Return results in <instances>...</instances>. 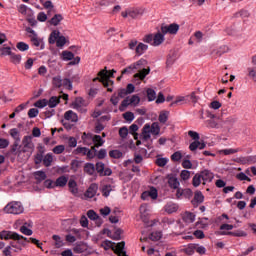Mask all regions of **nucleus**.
<instances>
[{
    "mask_svg": "<svg viewBox=\"0 0 256 256\" xmlns=\"http://www.w3.org/2000/svg\"><path fill=\"white\" fill-rule=\"evenodd\" d=\"M85 173H88V175H93L95 173V164L93 163H86L84 166Z\"/></svg>",
    "mask_w": 256,
    "mask_h": 256,
    "instance_id": "obj_46",
    "label": "nucleus"
},
{
    "mask_svg": "<svg viewBox=\"0 0 256 256\" xmlns=\"http://www.w3.org/2000/svg\"><path fill=\"white\" fill-rule=\"evenodd\" d=\"M161 133V126L159 122H153L152 125L147 123L142 128L141 139L143 141H149L151 135L157 136Z\"/></svg>",
    "mask_w": 256,
    "mask_h": 256,
    "instance_id": "obj_4",
    "label": "nucleus"
},
{
    "mask_svg": "<svg viewBox=\"0 0 256 256\" xmlns=\"http://www.w3.org/2000/svg\"><path fill=\"white\" fill-rule=\"evenodd\" d=\"M203 201H205V196L203 195V192L196 191L194 194V198L191 201L193 207H199V205H201V203H203Z\"/></svg>",
    "mask_w": 256,
    "mask_h": 256,
    "instance_id": "obj_13",
    "label": "nucleus"
},
{
    "mask_svg": "<svg viewBox=\"0 0 256 256\" xmlns=\"http://www.w3.org/2000/svg\"><path fill=\"white\" fill-rule=\"evenodd\" d=\"M34 107H37L38 109H43L47 107V99H41L34 103Z\"/></svg>",
    "mask_w": 256,
    "mask_h": 256,
    "instance_id": "obj_59",
    "label": "nucleus"
},
{
    "mask_svg": "<svg viewBox=\"0 0 256 256\" xmlns=\"http://www.w3.org/2000/svg\"><path fill=\"white\" fill-rule=\"evenodd\" d=\"M215 179V174L211 172L210 170H203L199 173H196L192 179V185L193 187H199L201 185V182L203 185H207V183H211Z\"/></svg>",
    "mask_w": 256,
    "mask_h": 256,
    "instance_id": "obj_3",
    "label": "nucleus"
},
{
    "mask_svg": "<svg viewBox=\"0 0 256 256\" xmlns=\"http://www.w3.org/2000/svg\"><path fill=\"white\" fill-rule=\"evenodd\" d=\"M167 163H169V159H167V158H157L156 159V165H158V167H165V165H167Z\"/></svg>",
    "mask_w": 256,
    "mask_h": 256,
    "instance_id": "obj_64",
    "label": "nucleus"
},
{
    "mask_svg": "<svg viewBox=\"0 0 256 256\" xmlns=\"http://www.w3.org/2000/svg\"><path fill=\"white\" fill-rule=\"evenodd\" d=\"M60 59L62 61H71L69 62V65H79L81 63V57H75V54L71 51H63L60 55Z\"/></svg>",
    "mask_w": 256,
    "mask_h": 256,
    "instance_id": "obj_10",
    "label": "nucleus"
},
{
    "mask_svg": "<svg viewBox=\"0 0 256 256\" xmlns=\"http://www.w3.org/2000/svg\"><path fill=\"white\" fill-rule=\"evenodd\" d=\"M101 247H103L105 251H109V249H112V251H114V253L118 256H127L124 241L115 245V243H113L112 241L105 240L102 242Z\"/></svg>",
    "mask_w": 256,
    "mask_h": 256,
    "instance_id": "obj_5",
    "label": "nucleus"
},
{
    "mask_svg": "<svg viewBox=\"0 0 256 256\" xmlns=\"http://www.w3.org/2000/svg\"><path fill=\"white\" fill-rule=\"evenodd\" d=\"M130 105H134V107H137L139 103H141V98L138 95H132L130 98Z\"/></svg>",
    "mask_w": 256,
    "mask_h": 256,
    "instance_id": "obj_57",
    "label": "nucleus"
},
{
    "mask_svg": "<svg viewBox=\"0 0 256 256\" xmlns=\"http://www.w3.org/2000/svg\"><path fill=\"white\" fill-rule=\"evenodd\" d=\"M85 105V100L81 97H78L75 99V101L72 103V107L73 109H76V111H85V109H83Z\"/></svg>",
    "mask_w": 256,
    "mask_h": 256,
    "instance_id": "obj_23",
    "label": "nucleus"
},
{
    "mask_svg": "<svg viewBox=\"0 0 256 256\" xmlns=\"http://www.w3.org/2000/svg\"><path fill=\"white\" fill-rule=\"evenodd\" d=\"M182 219L185 223H195V214L192 212H185Z\"/></svg>",
    "mask_w": 256,
    "mask_h": 256,
    "instance_id": "obj_39",
    "label": "nucleus"
},
{
    "mask_svg": "<svg viewBox=\"0 0 256 256\" xmlns=\"http://www.w3.org/2000/svg\"><path fill=\"white\" fill-rule=\"evenodd\" d=\"M60 35L61 32H59V30H54L51 32L48 41L50 45H55L56 43V47H58L59 49H63V47L67 45V38L63 35Z\"/></svg>",
    "mask_w": 256,
    "mask_h": 256,
    "instance_id": "obj_7",
    "label": "nucleus"
},
{
    "mask_svg": "<svg viewBox=\"0 0 256 256\" xmlns=\"http://www.w3.org/2000/svg\"><path fill=\"white\" fill-rule=\"evenodd\" d=\"M87 216L91 219V221H96L98 227H101V223L103 222L95 210H89L87 212Z\"/></svg>",
    "mask_w": 256,
    "mask_h": 256,
    "instance_id": "obj_27",
    "label": "nucleus"
},
{
    "mask_svg": "<svg viewBox=\"0 0 256 256\" xmlns=\"http://www.w3.org/2000/svg\"><path fill=\"white\" fill-rule=\"evenodd\" d=\"M22 148L16 152L18 159L25 160L31 157L35 145L33 144V137L25 136L22 140Z\"/></svg>",
    "mask_w": 256,
    "mask_h": 256,
    "instance_id": "obj_2",
    "label": "nucleus"
},
{
    "mask_svg": "<svg viewBox=\"0 0 256 256\" xmlns=\"http://www.w3.org/2000/svg\"><path fill=\"white\" fill-rule=\"evenodd\" d=\"M23 211H25V208L20 201H12L4 207V213L8 215H21Z\"/></svg>",
    "mask_w": 256,
    "mask_h": 256,
    "instance_id": "obj_8",
    "label": "nucleus"
},
{
    "mask_svg": "<svg viewBox=\"0 0 256 256\" xmlns=\"http://www.w3.org/2000/svg\"><path fill=\"white\" fill-rule=\"evenodd\" d=\"M231 49H229V46L227 45H222L216 50L213 51L214 55H217V57H221V55H225V53H229Z\"/></svg>",
    "mask_w": 256,
    "mask_h": 256,
    "instance_id": "obj_31",
    "label": "nucleus"
},
{
    "mask_svg": "<svg viewBox=\"0 0 256 256\" xmlns=\"http://www.w3.org/2000/svg\"><path fill=\"white\" fill-rule=\"evenodd\" d=\"M192 195H193V192L191 191V189L178 188L176 192L177 199H183V197H191Z\"/></svg>",
    "mask_w": 256,
    "mask_h": 256,
    "instance_id": "obj_22",
    "label": "nucleus"
},
{
    "mask_svg": "<svg viewBox=\"0 0 256 256\" xmlns=\"http://www.w3.org/2000/svg\"><path fill=\"white\" fill-rule=\"evenodd\" d=\"M180 177H181L182 181H189V179H191V171L182 170L180 173Z\"/></svg>",
    "mask_w": 256,
    "mask_h": 256,
    "instance_id": "obj_56",
    "label": "nucleus"
},
{
    "mask_svg": "<svg viewBox=\"0 0 256 256\" xmlns=\"http://www.w3.org/2000/svg\"><path fill=\"white\" fill-rule=\"evenodd\" d=\"M94 138H95V135H93L92 133L84 132L82 135V141L84 145H88V146L93 145Z\"/></svg>",
    "mask_w": 256,
    "mask_h": 256,
    "instance_id": "obj_24",
    "label": "nucleus"
},
{
    "mask_svg": "<svg viewBox=\"0 0 256 256\" xmlns=\"http://www.w3.org/2000/svg\"><path fill=\"white\" fill-rule=\"evenodd\" d=\"M146 94H147L148 101H155V99H157V92H155V90L151 88H148L146 90Z\"/></svg>",
    "mask_w": 256,
    "mask_h": 256,
    "instance_id": "obj_48",
    "label": "nucleus"
},
{
    "mask_svg": "<svg viewBox=\"0 0 256 256\" xmlns=\"http://www.w3.org/2000/svg\"><path fill=\"white\" fill-rule=\"evenodd\" d=\"M55 155H61L65 151V145H57L52 149Z\"/></svg>",
    "mask_w": 256,
    "mask_h": 256,
    "instance_id": "obj_61",
    "label": "nucleus"
},
{
    "mask_svg": "<svg viewBox=\"0 0 256 256\" xmlns=\"http://www.w3.org/2000/svg\"><path fill=\"white\" fill-rule=\"evenodd\" d=\"M216 235H230L231 237H247V232L243 230H236L234 232H216Z\"/></svg>",
    "mask_w": 256,
    "mask_h": 256,
    "instance_id": "obj_19",
    "label": "nucleus"
},
{
    "mask_svg": "<svg viewBox=\"0 0 256 256\" xmlns=\"http://www.w3.org/2000/svg\"><path fill=\"white\" fill-rule=\"evenodd\" d=\"M16 47L18 51H29V45L25 42H18Z\"/></svg>",
    "mask_w": 256,
    "mask_h": 256,
    "instance_id": "obj_60",
    "label": "nucleus"
},
{
    "mask_svg": "<svg viewBox=\"0 0 256 256\" xmlns=\"http://www.w3.org/2000/svg\"><path fill=\"white\" fill-rule=\"evenodd\" d=\"M26 31L27 33H30L31 42L34 45V47H37V49H40V50L45 49V43L43 42V39L37 36V33L35 32V30L31 28H27Z\"/></svg>",
    "mask_w": 256,
    "mask_h": 256,
    "instance_id": "obj_11",
    "label": "nucleus"
},
{
    "mask_svg": "<svg viewBox=\"0 0 256 256\" xmlns=\"http://www.w3.org/2000/svg\"><path fill=\"white\" fill-rule=\"evenodd\" d=\"M97 191H99V185H97V183H92L85 192V197L88 199H93V197L97 195Z\"/></svg>",
    "mask_w": 256,
    "mask_h": 256,
    "instance_id": "obj_15",
    "label": "nucleus"
},
{
    "mask_svg": "<svg viewBox=\"0 0 256 256\" xmlns=\"http://www.w3.org/2000/svg\"><path fill=\"white\" fill-rule=\"evenodd\" d=\"M62 86L68 89V91L73 90V82L68 78L62 80Z\"/></svg>",
    "mask_w": 256,
    "mask_h": 256,
    "instance_id": "obj_54",
    "label": "nucleus"
},
{
    "mask_svg": "<svg viewBox=\"0 0 256 256\" xmlns=\"http://www.w3.org/2000/svg\"><path fill=\"white\" fill-rule=\"evenodd\" d=\"M183 159V153L181 151H176L171 155V160L175 163H179Z\"/></svg>",
    "mask_w": 256,
    "mask_h": 256,
    "instance_id": "obj_50",
    "label": "nucleus"
},
{
    "mask_svg": "<svg viewBox=\"0 0 256 256\" xmlns=\"http://www.w3.org/2000/svg\"><path fill=\"white\" fill-rule=\"evenodd\" d=\"M31 227H33V223L26 222L20 227V232L23 235H27L28 237H31V235H33V230H31Z\"/></svg>",
    "mask_w": 256,
    "mask_h": 256,
    "instance_id": "obj_18",
    "label": "nucleus"
},
{
    "mask_svg": "<svg viewBox=\"0 0 256 256\" xmlns=\"http://www.w3.org/2000/svg\"><path fill=\"white\" fill-rule=\"evenodd\" d=\"M147 49H149L148 45L139 43L135 48L136 55H138V57H141V55H143L145 51H147Z\"/></svg>",
    "mask_w": 256,
    "mask_h": 256,
    "instance_id": "obj_35",
    "label": "nucleus"
},
{
    "mask_svg": "<svg viewBox=\"0 0 256 256\" xmlns=\"http://www.w3.org/2000/svg\"><path fill=\"white\" fill-rule=\"evenodd\" d=\"M246 76L248 79L256 83V67H248L246 69Z\"/></svg>",
    "mask_w": 256,
    "mask_h": 256,
    "instance_id": "obj_32",
    "label": "nucleus"
},
{
    "mask_svg": "<svg viewBox=\"0 0 256 256\" xmlns=\"http://www.w3.org/2000/svg\"><path fill=\"white\" fill-rule=\"evenodd\" d=\"M149 211L147 209V204H142L140 206V218L144 223H147L149 221V214L147 213Z\"/></svg>",
    "mask_w": 256,
    "mask_h": 256,
    "instance_id": "obj_28",
    "label": "nucleus"
},
{
    "mask_svg": "<svg viewBox=\"0 0 256 256\" xmlns=\"http://www.w3.org/2000/svg\"><path fill=\"white\" fill-rule=\"evenodd\" d=\"M115 70L107 71V69H103L98 73V77H100V83L104 85V87H109V83L113 85V81H111V77H113Z\"/></svg>",
    "mask_w": 256,
    "mask_h": 256,
    "instance_id": "obj_9",
    "label": "nucleus"
},
{
    "mask_svg": "<svg viewBox=\"0 0 256 256\" xmlns=\"http://www.w3.org/2000/svg\"><path fill=\"white\" fill-rule=\"evenodd\" d=\"M145 63H147V61L141 59L139 61H137L136 63L128 66L127 68H125L122 71V75H131V73H135V71H139L138 73H136L134 75V77L136 79H140L141 81H143V79H145L148 75V73H150V69L148 68H143L145 67Z\"/></svg>",
    "mask_w": 256,
    "mask_h": 256,
    "instance_id": "obj_1",
    "label": "nucleus"
},
{
    "mask_svg": "<svg viewBox=\"0 0 256 256\" xmlns=\"http://www.w3.org/2000/svg\"><path fill=\"white\" fill-rule=\"evenodd\" d=\"M53 163V154L48 153L43 158V165L44 167H51V164Z\"/></svg>",
    "mask_w": 256,
    "mask_h": 256,
    "instance_id": "obj_41",
    "label": "nucleus"
},
{
    "mask_svg": "<svg viewBox=\"0 0 256 256\" xmlns=\"http://www.w3.org/2000/svg\"><path fill=\"white\" fill-rule=\"evenodd\" d=\"M143 41L152 45V47H159V45L165 43V34L162 31L155 34H147L144 36Z\"/></svg>",
    "mask_w": 256,
    "mask_h": 256,
    "instance_id": "obj_6",
    "label": "nucleus"
},
{
    "mask_svg": "<svg viewBox=\"0 0 256 256\" xmlns=\"http://www.w3.org/2000/svg\"><path fill=\"white\" fill-rule=\"evenodd\" d=\"M44 187H46V189H55V181L51 179L44 180Z\"/></svg>",
    "mask_w": 256,
    "mask_h": 256,
    "instance_id": "obj_63",
    "label": "nucleus"
},
{
    "mask_svg": "<svg viewBox=\"0 0 256 256\" xmlns=\"http://www.w3.org/2000/svg\"><path fill=\"white\" fill-rule=\"evenodd\" d=\"M182 251L188 256L195 255V244H188L182 249Z\"/></svg>",
    "mask_w": 256,
    "mask_h": 256,
    "instance_id": "obj_40",
    "label": "nucleus"
},
{
    "mask_svg": "<svg viewBox=\"0 0 256 256\" xmlns=\"http://www.w3.org/2000/svg\"><path fill=\"white\" fill-rule=\"evenodd\" d=\"M9 245L12 248V251H14V253H20V251H23V248L19 246V244L15 241L10 242Z\"/></svg>",
    "mask_w": 256,
    "mask_h": 256,
    "instance_id": "obj_58",
    "label": "nucleus"
},
{
    "mask_svg": "<svg viewBox=\"0 0 256 256\" xmlns=\"http://www.w3.org/2000/svg\"><path fill=\"white\" fill-rule=\"evenodd\" d=\"M67 181H69L67 179V177L65 176H60L56 179L55 181V186L56 187H65V185H67Z\"/></svg>",
    "mask_w": 256,
    "mask_h": 256,
    "instance_id": "obj_43",
    "label": "nucleus"
},
{
    "mask_svg": "<svg viewBox=\"0 0 256 256\" xmlns=\"http://www.w3.org/2000/svg\"><path fill=\"white\" fill-rule=\"evenodd\" d=\"M33 177L36 183H43V181L47 179V173H45V171L38 170L33 173Z\"/></svg>",
    "mask_w": 256,
    "mask_h": 256,
    "instance_id": "obj_20",
    "label": "nucleus"
},
{
    "mask_svg": "<svg viewBox=\"0 0 256 256\" xmlns=\"http://www.w3.org/2000/svg\"><path fill=\"white\" fill-rule=\"evenodd\" d=\"M233 229H235V226H233V224L224 223L220 226V231H218V233H231Z\"/></svg>",
    "mask_w": 256,
    "mask_h": 256,
    "instance_id": "obj_38",
    "label": "nucleus"
},
{
    "mask_svg": "<svg viewBox=\"0 0 256 256\" xmlns=\"http://www.w3.org/2000/svg\"><path fill=\"white\" fill-rule=\"evenodd\" d=\"M93 145L92 150L95 151V149L105 145V140L100 135H94Z\"/></svg>",
    "mask_w": 256,
    "mask_h": 256,
    "instance_id": "obj_26",
    "label": "nucleus"
},
{
    "mask_svg": "<svg viewBox=\"0 0 256 256\" xmlns=\"http://www.w3.org/2000/svg\"><path fill=\"white\" fill-rule=\"evenodd\" d=\"M59 103H61V100L57 96H52L49 100H47V105L50 107V109H55Z\"/></svg>",
    "mask_w": 256,
    "mask_h": 256,
    "instance_id": "obj_36",
    "label": "nucleus"
},
{
    "mask_svg": "<svg viewBox=\"0 0 256 256\" xmlns=\"http://www.w3.org/2000/svg\"><path fill=\"white\" fill-rule=\"evenodd\" d=\"M64 119L69 123H77L79 116H77V113L73 112V110H68L64 113Z\"/></svg>",
    "mask_w": 256,
    "mask_h": 256,
    "instance_id": "obj_16",
    "label": "nucleus"
},
{
    "mask_svg": "<svg viewBox=\"0 0 256 256\" xmlns=\"http://www.w3.org/2000/svg\"><path fill=\"white\" fill-rule=\"evenodd\" d=\"M103 197H109L111 195V191H113V186L111 185H104L101 188Z\"/></svg>",
    "mask_w": 256,
    "mask_h": 256,
    "instance_id": "obj_47",
    "label": "nucleus"
},
{
    "mask_svg": "<svg viewBox=\"0 0 256 256\" xmlns=\"http://www.w3.org/2000/svg\"><path fill=\"white\" fill-rule=\"evenodd\" d=\"M68 187L70 193H72L74 197H77V195H79V187L77 186V182L75 180H69Z\"/></svg>",
    "mask_w": 256,
    "mask_h": 256,
    "instance_id": "obj_25",
    "label": "nucleus"
},
{
    "mask_svg": "<svg viewBox=\"0 0 256 256\" xmlns=\"http://www.w3.org/2000/svg\"><path fill=\"white\" fill-rule=\"evenodd\" d=\"M145 13V8H134L129 10V17L132 19H138V17H142Z\"/></svg>",
    "mask_w": 256,
    "mask_h": 256,
    "instance_id": "obj_21",
    "label": "nucleus"
},
{
    "mask_svg": "<svg viewBox=\"0 0 256 256\" xmlns=\"http://www.w3.org/2000/svg\"><path fill=\"white\" fill-rule=\"evenodd\" d=\"M206 125L209 129H219V123L213 119L206 120Z\"/></svg>",
    "mask_w": 256,
    "mask_h": 256,
    "instance_id": "obj_53",
    "label": "nucleus"
},
{
    "mask_svg": "<svg viewBox=\"0 0 256 256\" xmlns=\"http://www.w3.org/2000/svg\"><path fill=\"white\" fill-rule=\"evenodd\" d=\"M16 237H19V233L13 232V231H8L4 230L0 232V239L4 241H9V239H15Z\"/></svg>",
    "mask_w": 256,
    "mask_h": 256,
    "instance_id": "obj_14",
    "label": "nucleus"
},
{
    "mask_svg": "<svg viewBox=\"0 0 256 256\" xmlns=\"http://www.w3.org/2000/svg\"><path fill=\"white\" fill-rule=\"evenodd\" d=\"M12 241H14L15 243H17L19 246H21L23 248V247H25V245H27V243H29L30 238L28 239L27 237H24V236L18 234V236L16 238H14Z\"/></svg>",
    "mask_w": 256,
    "mask_h": 256,
    "instance_id": "obj_30",
    "label": "nucleus"
},
{
    "mask_svg": "<svg viewBox=\"0 0 256 256\" xmlns=\"http://www.w3.org/2000/svg\"><path fill=\"white\" fill-rule=\"evenodd\" d=\"M52 85H54V87H57L58 89H60V87H63V79H61V76H56L52 79Z\"/></svg>",
    "mask_w": 256,
    "mask_h": 256,
    "instance_id": "obj_51",
    "label": "nucleus"
},
{
    "mask_svg": "<svg viewBox=\"0 0 256 256\" xmlns=\"http://www.w3.org/2000/svg\"><path fill=\"white\" fill-rule=\"evenodd\" d=\"M168 185L171 187V189H179V179H177L175 176H169Z\"/></svg>",
    "mask_w": 256,
    "mask_h": 256,
    "instance_id": "obj_33",
    "label": "nucleus"
},
{
    "mask_svg": "<svg viewBox=\"0 0 256 256\" xmlns=\"http://www.w3.org/2000/svg\"><path fill=\"white\" fill-rule=\"evenodd\" d=\"M131 105V101L129 100V97H126L119 106V111L123 112L127 109V107Z\"/></svg>",
    "mask_w": 256,
    "mask_h": 256,
    "instance_id": "obj_52",
    "label": "nucleus"
},
{
    "mask_svg": "<svg viewBox=\"0 0 256 256\" xmlns=\"http://www.w3.org/2000/svg\"><path fill=\"white\" fill-rule=\"evenodd\" d=\"M158 121L162 125H165V123H167V121H169V111H167V110L161 111L158 116Z\"/></svg>",
    "mask_w": 256,
    "mask_h": 256,
    "instance_id": "obj_34",
    "label": "nucleus"
},
{
    "mask_svg": "<svg viewBox=\"0 0 256 256\" xmlns=\"http://www.w3.org/2000/svg\"><path fill=\"white\" fill-rule=\"evenodd\" d=\"M241 151H243L241 148H228L220 150V153L223 155H235V153H241Z\"/></svg>",
    "mask_w": 256,
    "mask_h": 256,
    "instance_id": "obj_37",
    "label": "nucleus"
},
{
    "mask_svg": "<svg viewBox=\"0 0 256 256\" xmlns=\"http://www.w3.org/2000/svg\"><path fill=\"white\" fill-rule=\"evenodd\" d=\"M10 59L14 65H19L21 63V55L20 54H11Z\"/></svg>",
    "mask_w": 256,
    "mask_h": 256,
    "instance_id": "obj_62",
    "label": "nucleus"
},
{
    "mask_svg": "<svg viewBox=\"0 0 256 256\" xmlns=\"http://www.w3.org/2000/svg\"><path fill=\"white\" fill-rule=\"evenodd\" d=\"M123 119L126 121V123H133L135 121V114L133 112H125L122 115Z\"/></svg>",
    "mask_w": 256,
    "mask_h": 256,
    "instance_id": "obj_42",
    "label": "nucleus"
},
{
    "mask_svg": "<svg viewBox=\"0 0 256 256\" xmlns=\"http://www.w3.org/2000/svg\"><path fill=\"white\" fill-rule=\"evenodd\" d=\"M18 11L21 13V15H24L25 17H31L33 15V10L27 5L22 4L18 7Z\"/></svg>",
    "mask_w": 256,
    "mask_h": 256,
    "instance_id": "obj_29",
    "label": "nucleus"
},
{
    "mask_svg": "<svg viewBox=\"0 0 256 256\" xmlns=\"http://www.w3.org/2000/svg\"><path fill=\"white\" fill-rule=\"evenodd\" d=\"M164 211L165 213H168V215H171L172 213H177V211H179V204L175 202H168L164 206Z\"/></svg>",
    "mask_w": 256,
    "mask_h": 256,
    "instance_id": "obj_17",
    "label": "nucleus"
},
{
    "mask_svg": "<svg viewBox=\"0 0 256 256\" xmlns=\"http://www.w3.org/2000/svg\"><path fill=\"white\" fill-rule=\"evenodd\" d=\"M10 136L14 141H21L19 130L17 128L10 129Z\"/></svg>",
    "mask_w": 256,
    "mask_h": 256,
    "instance_id": "obj_49",
    "label": "nucleus"
},
{
    "mask_svg": "<svg viewBox=\"0 0 256 256\" xmlns=\"http://www.w3.org/2000/svg\"><path fill=\"white\" fill-rule=\"evenodd\" d=\"M52 239L55 241L56 249H61V247H63L65 245V243L61 239V236H59V235H53Z\"/></svg>",
    "mask_w": 256,
    "mask_h": 256,
    "instance_id": "obj_45",
    "label": "nucleus"
},
{
    "mask_svg": "<svg viewBox=\"0 0 256 256\" xmlns=\"http://www.w3.org/2000/svg\"><path fill=\"white\" fill-rule=\"evenodd\" d=\"M109 156L112 158V159H121V157H123V153L119 150H111L109 152Z\"/></svg>",
    "mask_w": 256,
    "mask_h": 256,
    "instance_id": "obj_55",
    "label": "nucleus"
},
{
    "mask_svg": "<svg viewBox=\"0 0 256 256\" xmlns=\"http://www.w3.org/2000/svg\"><path fill=\"white\" fill-rule=\"evenodd\" d=\"M160 29L165 35H177V33H179V24L172 23L170 25H162Z\"/></svg>",
    "mask_w": 256,
    "mask_h": 256,
    "instance_id": "obj_12",
    "label": "nucleus"
},
{
    "mask_svg": "<svg viewBox=\"0 0 256 256\" xmlns=\"http://www.w3.org/2000/svg\"><path fill=\"white\" fill-rule=\"evenodd\" d=\"M63 19V15L61 14H56L54 15L51 20H50V25H54V27H57V25H59V23H61Z\"/></svg>",
    "mask_w": 256,
    "mask_h": 256,
    "instance_id": "obj_44",
    "label": "nucleus"
}]
</instances>
